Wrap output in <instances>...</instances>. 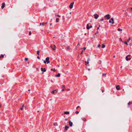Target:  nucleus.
Listing matches in <instances>:
<instances>
[{
  "mask_svg": "<svg viewBox=\"0 0 132 132\" xmlns=\"http://www.w3.org/2000/svg\"><path fill=\"white\" fill-rule=\"evenodd\" d=\"M86 28L87 29H89L90 28L88 24H87Z\"/></svg>",
  "mask_w": 132,
  "mask_h": 132,
  "instance_id": "dca6fc26",
  "label": "nucleus"
},
{
  "mask_svg": "<svg viewBox=\"0 0 132 132\" xmlns=\"http://www.w3.org/2000/svg\"><path fill=\"white\" fill-rule=\"evenodd\" d=\"M119 39L122 42L121 39V38H120Z\"/></svg>",
  "mask_w": 132,
  "mask_h": 132,
  "instance_id": "a19ab883",
  "label": "nucleus"
},
{
  "mask_svg": "<svg viewBox=\"0 0 132 132\" xmlns=\"http://www.w3.org/2000/svg\"><path fill=\"white\" fill-rule=\"evenodd\" d=\"M54 125L55 126H57V123H54Z\"/></svg>",
  "mask_w": 132,
  "mask_h": 132,
  "instance_id": "393cba45",
  "label": "nucleus"
},
{
  "mask_svg": "<svg viewBox=\"0 0 132 132\" xmlns=\"http://www.w3.org/2000/svg\"><path fill=\"white\" fill-rule=\"evenodd\" d=\"M123 42L124 43H126V44L127 45H128V44H127V43L126 42Z\"/></svg>",
  "mask_w": 132,
  "mask_h": 132,
  "instance_id": "bb28decb",
  "label": "nucleus"
},
{
  "mask_svg": "<svg viewBox=\"0 0 132 132\" xmlns=\"http://www.w3.org/2000/svg\"><path fill=\"white\" fill-rule=\"evenodd\" d=\"M90 60V59L89 58H88V59L87 62L86 61H85V63H86V65H87V64H88L89 63V61Z\"/></svg>",
  "mask_w": 132,
  "mask_h": 132,
  "instance_id": "6e6552de",
  "label": "nucleus"
},
{
  "mask_svg": "<svg viewBox=\"0 0 132 132\" xmlns=\"http://www.w3.org/2000/svg\"><path fill=\"white\" fill-rule=\"evenodd\" d=\"M86 49V48L85 47H84L83 48V49H84V50H85Z\"/></svg>",
  "mask_w": 132,
  "mask_h": 132,
  "instance_id": "79ce46f5",
  "label": "nucleus"
},
{
  "mask_svg": "<svg viewBox=\"0 0 132 132\" xmlns=\"http://www.w3.org/2000/svg\"><path fill=\"white\" fill-rule=\"evenodd\" d=\"M131 39L130 38H128V42Z\"/></svg>",
  "mask_w": 132,
  "mask_h": 132,
  "instance_id": "7c9ffc66",
  "label": "nucleus"
},
{
  "mask_svg": "<svg viewBox=\"0 0 132 132\" xmlns=\"http://www.w3.org/2000/svg\"><path fill=\"white\" fill-rule=\"evenodd\" d=\"M47 23V22H46L45 23H44L45 24H46Z\"/></svg>",
  "mask_w": 132,
  "mask_h": 132,
  "instance_id": "864d4df0",
  "label": "nucleus"
},
{
  "mask_svg": "<svg viewBox=\"0 0 132 132\" xmlns=\"http://www.w3.org/2000/svg\"><path fill=\"white\" fill-rule=\"evenodd\" d=\"M57 92V91L56 90H54L52 91V93L54 94V93H56Z\"/></svg>",
  "mask_w": 132,
  "mask_h": 132,
  "instance_id": "9b49d317",
  "label": "nucleus"
},
{
  "mask_svg": "<svg viewBox=\"0 0 132 132\" xmlns=\"http://www.w3.org/2000/svg\"><path fill=\"white\" fill-rule=\"evenodd\" d=\"M110 15L109 14H108L105 15V17H107V19L108 20L110 18Z\"/></svg>",
  "mask_w": 132,
  "mask_h": 132,
  "instance_id": "39448f33",
  "label": "nucleus"
},
{
  "mask_svg": "<svg viewBox=\"0 0 132 132\" xmlns=\"http://www.w3.org/2000/svg\"><path fill=\"white\" fill-rule=\"evenodd\" d=\"M40 25H42L43 26L44 24H45L44 23H40Z\"/></svg>",
  "mask_w": 132,
  "mask_h": 132,
  "instance_id": "a878e982",
  "label": "nucleus"
},
{
  "mask_svg": "<svg viewBox=\"0 0 132 132\" xmlns=\"http://www.w3.org/2000/svg\"><path fill=\"white\" fill-rule=\"evenodd\" d=\"M109 22L112 24H113L114 23L113 19V18H111L110 20L109 21Z\"/></svg>",
  "mask_w": 132,
  "mask_h": 132,
  "instance_id": "f03ea898",
  "label": "nucleus"
},
{
  "mask_svg": "<svg viewBox=\"0 0 132 132\" xmlns=\"http://www.w3.org/2000/svg\"><path fill=\"white\" fill-rule=\"evenodd\" d=\"M29 34H30V35L31 34V32H29Z\"/></svg>",
  "mask_w": 132,
  "mask_h": 132,
  "instance_id": "de8ad7c7",
  "label": "nucleus"
},
{
  "mask_svg": "<svg viewBox=\"0 0 132 132\" xmlns=\"http://www.w3.org/2000/svg\"><path fill=\"white\" fill-rule=\"evenodd\" d=\"M57 16H58V17H60V16H59V15H58V14L57 15Z\"/></svg>",
  "mask_w": 132,
  "mask_h": 132,
  "instance_id": "e433bc0d",
  "label": "nucleus"
},
{
  "mask_svg": "<svg viewBox=\"0 0 132 132\" xmlns=\"http://www.w3.org/2000/svg\"><path fill=\"white\" fill-rule=\"evenodd\" d=\"M37 112H39V111H38Z\"/></svg>",
  "mask_w": 132,
  "mask_h": 132,
  "instance_id": "0e129e2a",
  "label": "nucleus"
},
{
  "mask_svg": "<svg viewBox=\"0 0 132 132\" xmlns=\"http://www.w3.org/2000/svg\"><path fill=\"white\" fill-rule=\"evenodd\" d=\"M49 58L48 57H47L45 59V61L44 60V63L46 64H49L50 63V61L49 60Z\"/></svg>",
  "mask_w": 132,
  "mask_h": 132,
  "instance_id": "f257e3e1",
  "label": "nucleus"
},
{
  "mask_svg": "<svg viewBox=\"0 0 132 132\" xmlns=\"http://www.w3.org/2000/svg\"><path fill=\"white\" fill-rule=\"evenodd\" d=\"M52 24L51 23L50 24V25L51 26V25Z\"/></svg>",
  "mask_w": 132,
  "mask_h": 132,
  "instance_id": "bf43d9fd",
  "label": "nucleus"
},
{
  "mask_svg": "<svg viewBox=\"0 0 132 132\" xmlns=\"http://www.w3.org/2000/svg\"><path fill=\"white\" fill-rule=\"evenodd\" d=\"M37 58L38 59H40L39 57L38 56H37Z\"/></svg>",
  "mask_w": 132,
  "mask_h": 132,
  "instance_id": "ea45409f",
  "label": "nucleus"
},
{
  "mask_svg": "<svg viewBox=\"0 0 132 132\" xmlns=\"http://www.w3.org/2000/svg\"><path fill=\"white\" fill-rule=\"evenodd\" d=\"M92 25H91V26H90V28H92Z\"/></svg>",
  "mask_w": 132,
  "mask_h": 132,
  "instance_id": "a18cd8bd",
  "label": "nucleus"
},
{
  "mask_svg": "<svg viewBox=\"0 0 132 132\" xmlns=\"http://www.w3.org/2000/svg\"><path fill=\"white\" fill-rule=\"evenodd\" d=\"M51 71H56V70L54 69H51Z\"/></svg>",
  "mask_w": 132,
  "mask_h": 132,
  "instance_id": "b1692460",
  "label": "nucleus"
},
{
  "mask_svg": "<svg viewBox=\"0 0 132 132\" xmlns=\"http://www.w3.org/2000/svg\"><path fill=\"white\" fill-rule=\"evenodd\" d=\"M62 91H64V89H62Z\"/></svg>",
  "mask_w": 132,
  "mask_h": 132,
  "instance_id": "37998d69",
  "label": "nucleus"
},
{
  "mask_svg": "<svg viewBox=\"0 0 132 132\" xmlns=\"http://www.w3.org/2000/svg\"><path fill=\"white\" fill-rule=\"evenodd\" d=\"M59 19L56 18V22H59Z\"/></svg>",
  "mask_w": 132,
  "mask_h": 132,
  "instance_id": "aec40b11",
  "label": "nucleus"
},
{
  "mask_svg": "<svg viewBox=\"0 0 132 132\" xmlns=\"http://www.w3.org/2000/svg\"><path fill=\"white\" fill-rule=\"evenodd\" d=\"M69 127L67 126H65V128L66 130H67L68 129H69Z\"/></svg>",
  "mask_w": 132,
  "mask_h": 132,
  "instance_id": "2eb2a0df",
  "label": "nucleus"
},
{
  "mask_svg": "<svg viewBox=\"0 0 132 132\" xmlns=\"http://www.w3.org/2000/svg\"><path fill=\"white\" fill-rule=\"evenodd\" d=\"M88 70H89V71L90 70V69L89 68L88 69Z\"/></svg>",
  "mask_w": 132,
  "mask_h": 132,
  "instance_id": "3c124183",
  "label": "nucleus"
},
{
  "mask_svg": "<svg viewBox=\"0 0 132 132\" xmlns=\"http://www.w3.org/2000/svg\"><path fill=\"white\" fill-rule=\"evenodd\" d=\"M24 107V104H23L22 105V107L21 108V109H20L21 110H23V108Z\"/></svg>",
  "mask_w": 132,
  "mask_h": 132,
  "instance_id": "6ab92c4d",
  "label": "nucleus"
},
{
  "mask_svg": "<svg viewBox=\"0 0 132 132\" xmlns=\"http://www.w3.org/2000/svg\"><path fill=\"white\" fill-rule=\"evenodd\" d=\"M5 4L4 3H3L2 4V8H3L5 6Z\"/></svg>",
  "mask_w": 132,
  "mask_h": 132,
  "instance_id": "ddd939ff",
  "label": "nucleus"
},
{
  "mask_svg": "<svg viewBox=\"0 0 132 132\" xmlns=\"http://www.w3.org/2000/svg\"><path fill=\"white\" fill-rule=\"evenodd\" d=\"M62 86L64 88L65 86H64V85H63Z\"/></svg>",
  "mask_w": 132,
  "mask_h": 132,
  "instance_id": "c03bdc74",
  "label": "nucleus"
},
{
  "mask_svg": "<svg viewBox=\"0 0 132 132\" xmlns=\"http://www.w3.org/2000/svg\"><path fill=\"white\" fill-rule=\"evenodd\" d=\"M69 114V112H65L64 114Z\"/></svg>",
  "mask_w": 132,
  "mask_h": 132,
  "instance_id": "a211bd4d",
  "label": "nucleus"
},
{
  "mask_svg": "<svg viewBox=\"0 0 132 132\" xmlns=\"http://www.w3.org/2000/svg\"><path fill=\"white\" fill-rule=\"evenodd\" d=\"M105 47V45L104 44H103L102 45V48H104Z\"/></svg>",
  "mask_w": 132,
  "mask_h": 132,
  "instance_id": "412c9836",
  "label": "nucleus"
},
{
  "mask_svg": "<svg viewBox=\"0 0 132 132\" xmlns=\"http://www.w3.org/2000/svg\"><path fill=\"white\" fill-rule=\"evenodd\" d=\"M94 18L95 19H97L99 17V15L96 14H95L94 15Z\"/></svg>",
  "mask_w": 132,
  "mask_h": 132,
  "instance_id": "20e7f679",
  "label": "nucleus"
},
{
  "mask_svg": "<svg viewBox=\"0 0 132 132\" xmlns=\"http://www.w3.org/2000/svg\"><path fill=\"white\" fill-rule=\"evenodd\" d=\"M113 57H114V58L115 57V56H113Z\"/></svg>",
  "mask_w": 132,
  "mask_h": 132,
  "instance_id": "5fc2aeb1",
  "label": "nucleus"
},
{
  "mask_svg": "<svg viewBox=\"0 0 132 132\" xmlns=\"http://www.w3.org/2000/svg\"><path fill=\"white\" fill-rule=\"evenodd\" d=\"M104 20V19L103 18H102L101 20H100V21H103Z\"/></svg>",
  "mask_w": 132,
  "mask_h": 132,
  "instance_id": "c85d7f7f",
  "label": "nucleus"
},
{
  "mask_svg": "<svg viewBox=\"0 0 132 132\" xmlns=\"http://www.w3.org/2000/svg\"><path fill=\"white\" fill-rule=\"evenodd\" d=\"M106 74H105V73H103V76H106Z\"/></svg>",
  "mask_w": 132,
  "mask_h": 132,
  "instance_id": "4c0bfd02",
  "label": "nucleus"
},
{
  "mask_svg": "<svg viewBox=\"0 0 132 132\" xmlns=\"http://www.w3.org/2000/svg\"><path fill=\"white\" fill-rule=\"evenodd\" d=\"M41 69L42 71H43L44 72H45L46 71V70L45 68H44L43 69L42 68H41Z\"/></svg>",
  "mask_w": 132,
  "mask_h": 132,
  "instance_id": "f8f14e48",
  "label": "nucleus"
},
{
  "mask_svg": "<svg viewBox=\"0 0 132 132\" xmlns=\"http://www.w3.org/2000/svg\"><path fill=\"white\" fill-rule=\"evenodd\" d=\"M101 46V45L100 44L98 45V47H100Z\"/></svg>",
  "mask_w": 132,
  "mask_h": 132,
  "instance_id": "473e14b6",
  "label": "nucleus"
},
{
  "mask_svg": "<svg viewBox=\"0 0 132 132\" xmlns=\"http://www.w3.org/2000/svg\"><path fill=\"white\" fill-rule=\"evenodd\" d=\"M80 107V106H77L76 108V109H78V108H79Z\"/></svg>",
  "mask_w": 132,
  "mask_h": 132,
  "instance_id": "c9c22d12",
  "label": "nucleus"
},
{
  "mask_svg": "<svg viewBox=\"0 0 132 132\" xmlns=\"http://www.w3.org/2000/svg\"><path fill=\"white\" fill-rule=\"evenodd\" d=\"M118 30L119 31H122V29H121L120 28H119L118 29Z\"/></svg>",
  "mask_w": 132,
  "mask_h": 132,
  "instance_id": "5701e85b",
  "label": "nucleus"
},
{
  "mask_svg": "<svg viewBox=\"0 0 132 132\" xmlns=\"http://www.w3.org/2000/svg\"><path fill=\"white\" fill-rule=\"evenodd\" d=\"M100 27V25L99 26V27L97 28V29L98 30L99 29V27Z\"/></svg>",
  "mask_w": 132,
  "mask_h": 132,
  "instance_id": "2f4dec72",
  "label": "nucleus"
},
{
  "mask_svg": "<svg viewBox=\"0 0 132 132\" xmlns=\"http://www.w3.org/2000/svg\"><path fill=\"white\" fill-rule=\"evenodd\" d=\"M130 46H131V45H132V44H131L130 43Z\"/></svg>",
  "mask_w": 132,
  "mask_h": 132,
  "instance_id": "8fccbe9b",
  "label": "nucleus"
},
{
  "mask_svg": "<svg viewBox=\"0 0 132 132\" xmlns=\"http://www.w3.org/2000/svg\"><path fill=\"white\" fill-rule=\"evenodd\" d=\"M60 73H58L57 75H55V76L56 77H59L60 76Z\"/></svg>",
  "mask_w": 132,
  "mask_h": 132,
  "instance_id": "f3484780",
  "label": "nucleus"
},
{
  "mask_svg": "<svg viewBox=\"0 0 132 132\" xmlns=\"http://www.w3.org/2000/svg\"><path fill=\"white\" fill-rule=\"evenodd\" d=\"M96 56V55H95V56Z\"/></svg>",
  "mask_w": 132,
  "mask_h": 132,
  "instance_id": "e2e57ef3",
  "label": "nucleus"
},
{
  "mask_svg": "<svg viewBox=\"0 0 132 132\" xmlns=\"http://www.w3.org/2000/svg\"><path fill=\"white\" fill-rule=\"evenodd\" d=\"M131 10H132V7L131 8Z\"/></svg>",
  "mask_w": 132,
  "mask_h": 132,
  "instance_id": "4d7b16f0",
  "label": "nucleus"
},
{
  "mask_svg": "<svg viewBox=\"0 0 132 132\" xmlns=\"http://www.w3.org/2000/svg\"><path fill=\"white\" fill-rule=\"evenodd\" d=\"M98 32V31H97L96 33H95V34H96Z\"/></svg>",
  "mask_w": 132,
  "mask_h": 132,
  "instance_id": "58836bf2",
  "label": "nucleus"
},
{
  "mask_svg": "<svg viewBox=\"0 0 132 132\" xmlns=\"http://www.w3.org/2000/svg\"><path fill=\"white\" fill-rule=\"evenodd\" d=\"M67 90L68 91H69V90H70V89H67Z\"/></svg>",
  "mask_w": 132,
  "mask_h": 132,
  "instance_id": "49530a36",
  "label": "nucleus"
},
{
  "mask_svg": "<svg viewBox=\"0 0 132 132\" xmlns=\"http://www.w3.org/2000/svg\"><path fill=\"white\" fill-rule=\"evenodd\" d=\"M116 89L118 90H120V88L119 87V85L117 86H116Z\"/></svg>",
  "mask_w": 132,
  "mask_h": 132,
  "instance_id": "1a4fd4ad",
  "label": "nucleus"
},
{
  "mask_svg": "<svg viewBox=\"0 0 132 132\" xmlns=\"http://www.w3.org/2000/svg\"><path fill=\"white\" fill-rule=\"evenodd\" d=\"M86 33H85V35H86Z\"/></svg>",
  "mask_w": 132,
  "mask_h": 132,
  "instance_id": "6e6d98bb",
  "label": "nucleus"
},
{
  "mask_svg": "<svg viewBox=\"0 0 132 132\" xmlns=\"http://www.w3.org/2000/svg\"><path fill=\"white\" fill-rule=\"evenodd\" d=\"M69 122L70 126L72 127L73 125V123L70 121H69Z\"/></svg>",
  "mask_w": 132,
  "mask_h": 132,
  "instance_id": "0eeeda50",
  "label": "nucleus"
},
{
  "mask_svg": "<svg viewBox=\"0 0 132 132\" xmlns=\"http://www.w3.org/2000/svg\"><path fill=\"white\" fill-rule=\"evenodd\" d=\"M42 74H43V73H44V72H42Z\"/></svg>",
  "mask_w": 132,
  "mask_h": 132,
  "instance_id": "052dcab7",
  "label": "nucleus"
},
{
  "mask_svg": "<svg viewBox=\"0 0 132 132\" xmlns=\"http://www.w3.org/2000/svg\"><path fill=\"white\" fill-rule=\"evenodd\" d=\"M65 120H67V119H65Z\"/></svg>",
  "mask_w": 132,
  "mask_h": 132,
  "instance_id": "13d9d810",
  "label": "nucleus"
},
{
  "mask_svg": "<svg viewBox=\"0 0 132 132\" xmlns=\"http://www.w3.org/2000/svg\"><path fill=\"white\" fill-rule=\"evenodd\" d=\"M131 104H132V101H130L128 103V104L129 106Z\"/></svg>",
  "mask_w": 132,
  "mask_h": 132,
  "instance_id": "4468645a",
  "label": "nucleus"
},
{
  "mask_svg": "<svg viewBox=\"0 0 132 132\" xmlns=\"http://www.w3.org/2000/svg\"><path fill=\"white\" fill-rule=\"evenodd\" d=\"M124 90V89H123V90Z\"/></svg>",
  "mask_w": 132,
  "mask_h": 132,
  "instance_id": "69168bd1",
  "label": "nucleus"
},
{
  "mask_svg": "<svg viewBox=\"0 0 132 132\" xmlns=\"http://www.w3.org/2000/svg\"><path fill=\"white\" fill-rule=\"evenodd\" d=\"M104 92V90H102V93H103Z\"/></svg>",
  "mask_w": 132,
  "mask_h": 132,
  "instance_id": "603ef678",
  "label": "nucleus"
},
{
  "mask_svg": "<svg viewBox=\"0 0 132 132\" xmlns=\"http://www.w3.org/2000/svg\"><path fill=\"white\" fill-rule=\"evenodd\" d=\"M1 56L2 57H4V55H1Z\"/></svg>",
  "mask_w": 132,
  "mask_h": 132,
  "instance_id": "f704fd0d",
  "label": "nucleus"
},
{
  "mask_svg": "<svg viewBox=\"0 0 132 132\" xmlns=\"http://www.w3.org/2000/svg\"><path fill=\"white\" fill-rule=\"evenodd\" d=\"M130 56H131L130 55H128L127 56H126L128 57H129Z\"/></svg>",
  "mask_w": 132,
  "mask_h": 132,
  "instance_id": "72a5a7b5",
  "label": "nucleus"
},
{
  "mask_svg": "<svg viewBox=\"0 0 132 132\" xmlns=\"http://www.w3.org/2000/svg\"><path fill=\"white\" fill-rule=\"evenodd\" d=\"M39 50H38L37 51V54L39 55Z\"/></svg>",
  "mask_w": 132,
  "mask_h": 132,
  "instance_id": "4be33fe9",
  "label": "nucleus"
},
{
  "mask_svg": "<svg viewBox=\"0 0 132 132\" xmlns=\"http://www.w3.org/2000/svg\"><path fill=\"white\" fill-rule=\"evenodd\" d=\"M28 60V59L27 58H25V60L26 61H27Z\"/></svg>",
  "mask_w": 132,
  "mask_h": 132,
  "instance_id": "c756f323",
  "label": "nucleus"
},
{
  "mask_svg": "<svg viewBox=\"0 0 132 132\" xmlns=\"http://www.w3.org/2000/svg\"><path fill=\"white\" fill-rule=\"evenodd\" d=\"M50 47L53 50H55L56 46L55 45H51V46Z\"/></svg>",
  "mask_w": 132,
  "mask_h": 132,
  "instance_id": "423d86ee",
  "label": "nucleus"
},
{
  "mask_svg": "<svg viewBox=\"0 0 132 132\" xmlns=\"http://www.w3.org/2000/svg\"><path fill=\"white\" fill-rule=\"evenodd\" d=\"M83 51H82L81 52V54H82V53H83Z\"/></svg>",
  "mask_w": 132,
  "mask_h": 132,
  "instance_id": "09e8293b",
  "label": "nucleus"
},
{
  "mask_svg": "<svg viewBox=\"0 0 132 132\" xmlns=\"http://www.w3.org/2000/svg\"><path fill=\"white\" fill-rule=\"evenodd\" d=\"M74 3V2H73L71 3L70 5L69 6V7L70 9H71L73 8V5Z\"/></svg>",
  "mask_w": 132,
  "mask_h": 132,
  "instance_id": "7ed1b4c3",
  "label": "nucleus"
},
{
  "mask_svg": "<svg viewBox=\"0 0 132 132\" xmlns=\"http://www.w3.org/2000/svg\"><path fill=\"white\" fill-rule=\"evenodd\" d=\"M76 114H78L79 113V112L78 111H77L76 112Z\"/></svg>",
  "mask_w": 132,
  "mask_h": 132,
  "instance_id": "cd10ccee",
  "label": "nucleus"
},
{
  "mask_svg": "<svg viewBox=\"0 0 132 132\" xmlns=\"http://www.w3.org/2000/svg\"><path fill=\"white\" fill-rule=\"evenodd\" d=\"M28 90L29 91L30 90V89H29V90Z\"/></svg>",
  "mask_w": 132,
  "mask_h": 132,
  "instance_id": "680f3d73",
  "label": "nucleus"
},
{
  "mask_svg": "<svg viewBox=\"0 0 132 132\" xmlns=\"http://www.w3.org/2000/svg\"><path fill=\"white\" fill-rule=\"evenodd\" d=\"M126 60L127 61H128L130 60L131 59L130 58H128V57L127 56L126 57Z\"/></svg>",
  "mask_w": 132,
  "mask_h": 132,
  "instance_id": "9d476101",
  "label": "nucleus"
}]
</instances>
